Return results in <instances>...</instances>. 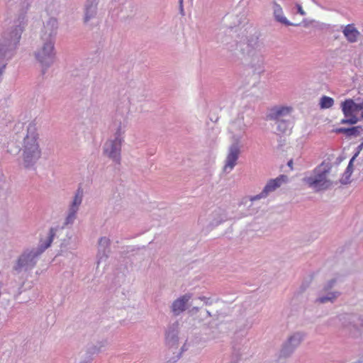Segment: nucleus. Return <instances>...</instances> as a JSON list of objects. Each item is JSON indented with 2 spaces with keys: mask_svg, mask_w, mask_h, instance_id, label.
Returning a JSON list of instances; mask_svg holds the SVG:
<instances>
[{
  "mask_svg": "<svg viewBox=\"0 0 363 363\" xmlns=\"http://www.w3.org/2000/svg\"><path fill=\"white\" fill-rule=\"evenodd\" d=\"M200 307L199 306H194L192 310L196 311V312L199 311Z\"/></svg>",
  "mask_w": 363,
  "mask_h": 363,
  "instance_id": "ea45409f",
  "label": "nucleus"
},
{
  "mask_svg": "<svg viewBox=\"0 0 363 363\" xmlns=\"http://www.w3.org/2000/svg\"><path fill=\"white\" fill-rule=\"evenodd\" d=\"M336 283V279H331L327 281L318 291L315 303L325 304L327 303H335L341 295L340 291L333 289Z\"/></svg>",
  "mask_w": 363,
  "mask_h": 363,
  "instance_id": "1a4fd4ad",
  "label": "nucleus"
},
{
  "mask_svg": "<svg viewBox=\"0 0 363 363\" xmlns=\"http://www.w3.org/2000/svg\"><path fill=\"white\" fill-rule=\"evenodd\" d=\"M55 235V229L52 228L50 229L48 240L44 245L25 250L13 266V273L18 274L23 271L26 272L33 268L36 264L37 258L50 246Z\"/></svg>",
  "mask_w": 363,
  "mask_h": 363,
  "instance_id": "7ed1b4c3",
  "label": "nucleus"
},
{
  "mask_svg": "<svg viewBox=\"0 0 363 363\" xmlns=\"http://www.w3.org/2000/svg\"><path fill=\"white\" fill-rule=\"evenodd\" d=\"M179 323L178 321L169 324L164 333L165 343L169 347L176 346L179 341Z\"/></svg>",
  "mask_w": 363,
  "mask_h": 363,
  "instance_id": "f3484780",
  "label": "nucleus"
},
{
  "mask_svg": "<svg viewBox=\"0 0 363 363\" xmlns=\"http://www.w3.org/2000/svg\"><path fill=\"white\" fill-rule=\"evenodd\" d=\"M108 345V341L107 340H101L100 342H98L96 345H98V347H100V350L102 348V347H106V345Z\"/></svg>",
  "mask_w": 363,
  "mask_h": 363,
  "instance_id": "f704fd0d",
  "label": "nucleus"
},
{
  "mask_svg": "<svg viewBox=\"0 0 363 363\" xmlns=\"http://www.w3.org/2000/svg\"><path fill=\"white\" fill-rule=\"evenodd\" d=\"M192 298L191 294H186L173 301L171 306V311L174 316L179 315L187 308V304Z\"/></svg>",
  "mask_w": 363,
  "mask_h": 363,
  "instance_id": "6ab92c4d",
  "label": "nucleus"
},
{
  "mask_svg": "<svg viewBox=\"0 0 363 363\" xmlns=\"http://www.w3.org/2000/svg\"><path fill=\"white\" fill-rule=\"evenodd\" d=\"M362 142H363V137H362Z\"/></svg>",
  "mask_w": 363,
  "mask_h": 363,
  "instance_id": "de8ad7c7",
  "label": "nucleus"
},
{
  "mask_svg": "<svg viewBox=\"0 0 363 363\" xmlns=\"http://www.w3.org/2000/svg\"><path fill=\"white\" fill-rule=\"evenodd\" d=\"M296 7H297L298 13H300L302 16H305L306 15V12L303 10V9H302L301 5L297 4Z\"/></svg>",
  "mask_w": 363,
  "mask_h": 363,
  "instance_id": "e433bc0d",
  "label": "nucleus"
},
{
  "mask_svg": "<svg viewBox=\"0 0 363 363\" xmlns=\"http://www.w3.org/2000/svg\"><path fill=\"white\" fill-rule=\"evenodd\" d=\"M38 134L35 124L29 123L27 133L23 140V157L26 168L33 167L41 156V150L38 143Z\"/></svg>",
  "mask_w": 363,
  "mask_h": 363,
  "instance_id": "20e7f679",
  "label": "nucleus"
},
{
  "mask_svg": "<svg viewBox=\"0 0 363 363\" xmlns=\"http://www.w3.org/2000/svg\"><path fill=\"white\" fill-rule=\"evenodd\" d=\"M362 149H363V142H362L361 144H359L357 146V151L352 157H354V159H356L357 157V156L359 155V152L362 150Z\"/></svg>",
  "mask_w": 363,
  "mask_h": 363,
  "instance_id": "72a5a7b5",
  "label": "nucleus"
},
{
  "mask_svg": "<svg viewBox=\"0 0 363 363\" xmlns=\"http://www.w3.org/2000/svg\"><path fill=\"white\" fill-rule=\"evenodd\" d=\"M82 199L83 190L81 188H79L69 206L67 216L64 223L65 225H72L74 223L77 218V213L79 211V206L82 204Z\"/></svg>",
  "mask_w": 363,
  "mask_h": 363,
  "instance_id": "4468645a",
  "label": "nucleus"
},
{
  "mask_svg": "<svg viewBox=\"0 0 363 363\" xmlns=\"http://www.w3.org/2000/svg\"><path fill=\"white\" fill-rule=\"evenodd\" d=\"M341 108L345 118L341 120L340 123L354 125L359 121L357 115L363 110V101L355 102L352 99H345L341 103Z\"/></svg>",
  "mask_w": 363,
  "mask_h": 363,
  "instance_id": "0eeeda50",
  "label": "nucleus"
},
{
  "mask_svg": "<svg viewBox=\"0 0 363 363\" xmlns=\"http://www.w3.org/2000/svg\"><path fill=\"white\" fill-rule=\"evenodd\" d=\"M111 241L106 237H101L98 243L99 249L111 250L110 248Z\"/></svg>",
  "mask_w": 363,
  "mask_h": 363,
  "instance_id": "cd10ccee",
  "label": "nucleus"
},
{
  "mask_svg": "<svg viewBox=\"0 0 363 363\" xmlns=\"http://www.w3.org/2000/svg\"><path fill=\"white\" fill-rule=\"evenodd\" d=\"M249 35L246 37L245 42H241L239 44L242 54L253 52L256 51H261L262 48V43L259 40V35L257 32L252 28Z\"/></svg>",
  "mask_w": 363,
  "mask_h": 363,
  "instance_id": "9d476101",
  "label": "nucleus"
},
{
  "mask_svg": "<svg viewBox=\"0 0 363 363\" xmlns=\"http://www.w3.org/2000/svg\"><path fill=\"white\" fill-rule=\"evenodd\" d=\"M342 327L352 336H358L363 328V317L355 313H342L337 316Z\"/></svg>",
  "mask_w": 363,
  "mask_h": 363,
  "instance_id": "6e6552de",
  "label": "nucleus"
},
{
  "mask_svg": "<svg viewBox=\"0 0 363 363\" xmlns=\"http://www.w3.org/2000/svg\"><path fill=\"white\" fill-rule=\"evenodd\" d=\"M125 133V126H122L121 123L118 125L115 135H114V139L117 140L118 142L122 143L123 141V135Z\"/></svg>",
  "mask_w": 363,
  "mask_h": 363,
  "instance_id": "c85d7f7f",
  "label": "nucleus"
},
{
  "mask_svg": "<svg viewBox=\"0 0 363 363\" xmlns=\"http://www.w3.org/2000/svg\"><path fill=\"white\" fill-rule=\"evenodd\" d=\"M100 351V347H98L96 345H92L87 349V353L91 355L98 354Z\"/></svg>",
  "mask_w": 363,
  "mask_h": 363,
  "instance_id": "7c9ffc66",
  "label": "nucleus"
},
{
  "mask_svg": "<svg viewBox=\"0 0 363 363\" xmlns=\"http://www.w3.org/2000/svg\"><path fill=\"white\" fill-rule=\"evenodd\" d=\"M55 43L42 41V45L35 51V56L42 67V74L50 67L56 57Z\"/></svg>",
  "mask_w": 363,
  "mask_h": 363,
  "instance_id": "423d86ee",
  "label": "nucleus"
},
{
  "mask_svg": "<svg viewBox=\"0 0 363 363\" xmlns=\"http://www.w3.org/2000/svg\"><path fill=\"white\" fill-rule=\"evenodd\" d=\"M199 221L201 223H203V220L202 218H199Z\"/></svg>",
  "mask_w": 363,
  "mask_h": 363,
  "instance_id": "79ce46f5",
  "label": "nucleus"
},
{
  "mask_svg": "<svg viewBox=\"0 0 363 363\" xmlns=\"http://www.w3.org/2000/svg\"><path fill=\"white\" fill-rule=\"evenodd\" d=\"M355 160L354 157H352L349 162V164L345 169V171H348L352 174L353 172V162Z\"/></svg>",
  "mask_w": 363,
  "mask_h": 363,
  "instance_id": "473e14b6",
  "label": "nucleus"
},
{
  "mask_svg": "<svg viewBox=\"0 0 363 363\" xmlns=\"http://www.w3.org/2000/svg\"><path fill=\"white\" fill-rule=\"evenodd\" d=\"M287 165L291 167L292 169V165H293V160H290L288 163H287Z\"/></svg>",
  "mask_w": 363,
  "mask_h": 363,
  "instance_id": "4c0bfd02",
  "label": "nucleus"
},
{
  "mask_svg": "<svg viewBox=\"0 0 363 363\" xmlns=\"http://www.w3.org/2000/svg\"><path fill=\"white\" fill-rule=\"evenodd\" d=\"M342 33L350 43H356L358 40L359 36L360 35V33L359 30L354 27V24H348L347 25Z\"/></svg>",
  "mask_w": 363,
  "mask_h": 363,
  "instance_id": "5701e85b",
  "label": "nucleus"
},
{
  "mask_svg": "<svg viewBox=\"0 0 363 363\" xmlns=\"http://www.w3.org/2000/svg\"><path fill=\"white\" fill-rule=\"evenodd\" d=\"M111 250L99 249L97 252V264L99 265L102 262H106L109 256Z\"/></svg>",
  "mask_w": 363,
  "mask_h": 363,
  "instance_id": "a878e982",
  "label": "nucleus"
},
{
  "mask_svg": "<svg viewBox=\"0 0 363 363\" xmlns=\"http://www.w3.org/2000/svg\"><path fill=\"white\" fill-rule=\"evenodd\" d=\"M9 14L13 15V24L3 32L0 38V81L8 62L16 53L21 35L27 26V12L30 0H5Z\"/></svg>",
  "mask_w": 363,
  "mask_h": 363,
  "instance_id": "f257e3e1",
  "label": "nucleus"
},
{
  "mask_svg": "<svg viewBox=\"0 0 363 363\" xmlns=\"http://www.w3.org/2000/svg\"><path fill=\"white\" fill-rule=\"evenodd\" d=\"M304 335L296 332L291 335L284 342L280 351V355L284 357H289L303 341Z\"/></svg>",
  "mask_w": 363,
  "mask_h": 363,
  "instance_id": "ddd939ff",
  "label": "nucleus"
},
{
  "mask_svg": "<svg viewBox=\"0 0 363 363\" xmlns=\"http://www.w3.org/2000/svg\"><path fill=\"white\" fill-rule=\"evenodd\" d=\"M272 9H273V15L274 17V19L276 21L289 26H298V24L296 23H292L289 21L287 20V18L284 16V12L281 6L277 4V2L274 1L272 3Z\"/></svg>",
  "mask_w": 363,
  "mask_h": 363,
  "instance_id": "4be33fe9",
  "label": "nucleus"
},
{
  "mask_svg": "<svg viewBox=\"0 0 363 363\" xmlns=\"http://www.w3.org/2000/svg\"><path fill=\"white\" fill-rule=\"evenodd\" d=\"M319 104L323 109L329 108L333 106L334 100L331 97L323 96L320 98Z\"/></svg>",
  "mask_w": 363,
  "mask_h": 363,
  "instance_id": "bb28decb",
  "label": "nucleus"
},
{
  "mask_svg": "<svg viewBox=\"0 0 363 363\" xmlns=\"http://www.w3.org/2000/svg\"><path fill=\"white\" fill-rule=\"evenodd\" d=\"M206 313H207V314H208V315L209 317H211V313H210L208 311H206Z\"/></svg>",
  "mask_w": 363,
  "mask_h": 363,
  "instance_id": "c03bdc74",
  "label": "nucleus"
},
{
  "mask_svg": "<svg viewBox=\"0 0 363 363\" xmlns=\"http://www.w3.org/2000/svg\"><path fill=\"white\" fill-rule=\"evenodd\" d=\"M245 125L243 121V117H238L235 119L229 128V131L232 133L231 144L228 147V154L225 160L223 171L226 173L231 172L237 164V161L241 154L242 145L241 140L242 135L236 134L237 131H245Z\"/></svg>",
  "mask_w": 363,
  "mask_h": 363,
  "instance_id": "f03ea898",
  "label": "nucleus"
},
{
  "mask_svg": "<svg viewBox=\"0 0 363 363\" xmlns=\"http://www.w3.org/2000/svg\"><path fill=\"white\" fill-rule=\"evenodd\" d=\"M185 350H186V349H185V345H183V347H182V352H184Z\"/></svg>",
  "mask_w": 363,
  "mask_h": 363,
  "instance_id": "37998d69",
  "label": "nucleus"
},
{
  "mask_svg": "<svg viewBox=\"0 0 363 363\" xmlns=\"http://www.w3.org/2000/svg\"><path fill=\"white\" fill-rule=\"evenodd\" d=\"M122 143L117 140H107L103 147L104 154L117 164L121 162Z\"/></svg>",
  "mask_w": 363,
  "mask_h": 363,
  "instance_id": "2eb2a0df",
  "label": "nucleus"
},
{
  "mask_svg": "<svg viewBox=\"0 0 363 363\" xmlns=\"http://www.w3.org/2000/svg\"><path fill=\"white\" fill-rule=\"evenodd\" d=\"M291 108L286 106H275L270 109L267 117L268 120L274 121L275 122L282 121L289 117Z\"/></svg>",
  "mask_w": 363,
  "mask_h": 363,
  "instance_id": "412c9836",
  "label": "nucleus"
},
{
  "mask_svg": "<svg viewBox=\"0 0 363 363\" xmlns=\"http://www.w3.org/2000/svg\"><path fill=\"white\" fill-rule=\"evenodd\" d=\"M305 289H306V287H303V288L302 289V291H305Z\"/></svg>",
  "mask_w": 363,
  "mask_h": 363,
  "instance_id": "a18cd8bd",
  "label": "nucleus"
},
{
  "mask_svg": "<svg viewBox=\"0 0 363 363\" xmlns=\"http://www.w3.org/2000/svg\"><path fill=\"white\" fill-rule=\"evenodd\" d=\"M183 1H184V0H179V11H180V13H181L182 16H184V15Z\"/></svg>",
  "mask_w": 363,
  "mask_h": 363,
  "instance_id": "c9c22d12",
  "label": "nucleus"
},
{
  "mask_svg": "<svg viewBox=\"0 0 363 363\" xmlns=\"http://www.w3.org/2000/svg\"><path fill=\"white\" fill-rule=\"evenodd\" d=\"M197 299L203 301V305L206 306L211 305L213 303L212 300L210 298L206 296H199Z\"/></svg>",
  "mask_w": 363,
  "mask_h": 363,
  "instance_id": "2f4dec72",
  "label": "nucleus"
},
{
  "mask_svg": "<svg viewBox=\"0 0 363 363\" xmlns=\"http://www.w3.org/2000/svg\"><path fill=\"white\" fill-rule=\"evenodd\" d=\"M362 131L363 128L360 125L351 128H338L335 130V133L344 134L348 138L358 137L362 134Z\"/></svg>",
  "mask_w": 363,
  "mask_h": 363,
  "instance_id": "b1692460",
  "label": "nucleus"
},
{
  "mask_svg": "<svg viewBox=\"0 0 363 363\" xmlns=\"http://www.w3.org/2000/svg\"><path fill=\"white\" fill-rule=\"evenodd\" d=\"M98 4V0H86L84 6L83 21L84 23H87L96 17Z\"/></svg>",
  "mask_w": 363,
  "mask_h": 363,
  "instance_id": "aec40b11",
  "label": "nucleus"
},
{
  "mask_svg": "<svg viewBox=\"0 0 363 363\" xmlns=\"http://www.w3.org/2000/svg\"><path fill=\"white\" fill-rule=\"evenodd\" d=\"M245 63L251 67L254 72L260 73L263 71L264 56L261 51L242 54Z\"/></svg>",
  "mask_w": 363,
  "mask_h": 363,
  "instance_id": "dca6fc26",
  "label": "nucleus"
},
{
  "mask_svg": "<svg viewBox=\"0 0 363 363\" xmlns=\"http://www.w3.org/2000/svg\"><path fill=\"white\" fill-rule=\"evenodd\" d=\"M362 117L363 118V112L362 113Z\"/></svg>",
  "mask_w": 363,
  "mask_h": 363,
  "instance_id": "49530a36",
  "label": "nucleus"
},
{
  "mask_svg": "<svg viewBox=\"0 0 363 363\" xmlns=\"http://www.w3.org/2000/svg\"><path fill=\"white\" fill-rule=\"evenodd\" d=\"M352 173L349 172L348 171H345L343 173L341 179H340L339 182L342 184H347L351 182L350 177H351Z\"/></svg>",
  "mask_w": 363,
  "mask_h": 363,
  "instance_id": "c756f323",
  "label": "nucleus"
},
{
  "mask_svg": "<svg viewBox=\"0 0 363 363\" xmlns=\"http://www.w3.org/2000/svg\"><path fill=\"white\" fill-rule=\"evenodd\" d=\"M362 101H363V97L362 98L358 97L357 99H356L354 100L355 102H361Z\"/></svg>",
  "mask_w": 363,
  "mask_h": 363,
  "instance_id": "58836bf2",
  "label": "nucleus"
},
{
  "mask_svg": "<svg viewBox=\"0 0 363 363\" xmlns=\"http://www.w3.org/2000/svg\"><path fill=\"white\" fill-rule=\"evenodd\" d=\"M227 220L225 211L220 208H216L208 216L207 227L212 229Z\"/></svg>",
  "mask_w": 363,
  "mask_h": 363,
  "instance_id": "a211bd4d",
  "label": "nucleus"
},
{
  "mask_svg": "<svg viewBox=\"0 0 363 363\" xmlns=\"http://www.w3.org/2000/svg\"><path fill=\"white\" fill-rule=\"evenodd\" d=\"M90 362H91V359L87 360V361L84 360V361H81L79 363H90Z\"/></svg>",
  "mask_w": 363,
  "mask_h": 363,
  "instance_id": "a19ab883",
  "label": "nucleus"
},
{
  "mask_svg": "<svg viewBox=\"0 0 363 363\" xmlns=\"http://www.w3.org/2000/svg\"><path fill=\"white\" fill-rule=\"evenodd\" d=\"M331 167L330 163L323 162L313 169L311 175L303 178V182L315 191L330 189L334 184L333 182L328 179Z\"/></svg>",
  "mask_w": 363,
  "mask_h": 363,
  "instance_id": "39448f33",
  "label": "nucleus"
},
{
  "mask_svg": "<svg viewBox=\"0 0 363 363\" xmlns=\"http://www.w3.org/2000/svg\"><path fill=\"white\" fill-rule=\"evenodd\" d=\"M59 23L56 18L50 17L43 23L41 30L40 40L45 42L55 43Z\"/></svg>",
  "mask_w": 363,
  "mask_h": 363,
  "instance_id": "9b49d317",
  "label": "nucleus"
},
{
  "mask_svg": "<svg viewBox=\"0 0 363 363\" xmlns=\"http://www.w3.org/2000/svg\"><path fill=\"white\" fill-rule=\"evenodd\" d=\"M288 181V177L286 175L281 174L278 177L274 179H270L263 190L259 194L250 196L249 198L245 199V200H249L251 202L259 200L262 198H266L269 193L274 191L277 188H279L282 184L286 183Z\"/></svg>",
  "mask_w": 363,
  "mask_h": 363,
  "instance_id": "f8f14e48",
  "label": "nucleus"
},
{
  "mask_svg": "<svg viewBox=\"0 0 363 363\" xmlns=\"http://www.w3.org/2000/svg\"><path fill=\"white\" fill-rule=\"evenodd\" d=\"M277 130L280 133L286 134L291 130V122L289 120L284 119L276 122Z\"/></svg>",
  "mask_w": 363,
  "mask_h": 363,
  "instance_id": "393cba45",
  "label": "nucleus"
}]
</instances>
